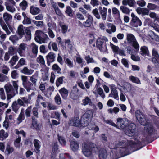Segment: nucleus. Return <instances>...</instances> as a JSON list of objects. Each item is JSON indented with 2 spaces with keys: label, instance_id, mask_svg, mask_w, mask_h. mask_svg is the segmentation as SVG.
<instances>
[{
  "label": "nucleus",
  "instance_id": "f257e3e1",
  "mask_svg": "<svg viewBox=\"0 0 159 159\" xmlns=\"http://www.w3.org/2000/svg\"><path fill=\"white\" fill-rule=\"evenodd\" d=\"M116 128L120 129H124L128 126V128L126 130L125 133L128 136H132L135 134L136 126L133 123L130 124L128 119L125 118H118L116 119Z\"/></svg>",
  "mask_w": 159,
  "mask_h": 159
},
{
  "label": "nucleus",
  "instance_id": "f03ea898",
  "mask_svg": "<svg viewBox=\"0 0 159 159\" xmlns=\"http://www.w3.org/2000/svg\"><path fill=\"white\" fill-rule=\"evenodd\" d=\"M95 145L92 143H84L82 145V152L86 157H90L92 156L93 153L97 149Z\"/></svg>",
  "mask_w": 159,
  "mask_h": 159
},
{
  "label": "nucleus",
  "instance_id": "7ed1b4c3",
  "mask_svg": "<svg viewBox=\"0 0 159 159\" xmlns=\"http://www.w3.org/2000/svg\"><path fill=\"white\" fill-rule=\"evenodd\" d=\"M123 144L124 143L122 141L118 142L116 144V148L113 149L111 153L113 159H116L123 156L124 149L121 147Z\"/></svg>",
  "mask_w": 159,
  "mask_h": 159
},
{
  "label": "nucleus",
  "instance_id": "20e7f679",
  "mask_svg": "<svg viewBox=\"0 0 159 159\" xmlns=\"http://www.w3.org/2000/svg\"><path fill=\"white\" fill-rule=\"evenodd\" d=\"M126 40L127 43L131 44L132 46L136 51L139 50V44L135 36L131 33L126 34Z\"/></svg>",
  "mask_w": 159,
  "mask_h": 159
},
{
  "label": "nucleus",
  "instance_id": "39448f33",
  "mask_svg": "<svg viewBox=\"0 0 159 159\" xmlns=\"http://www.w3.org/2000/svg\"><path fill=\"white\" fill-rule=\"evenodd\" d=\"M35 40L40 43H46L49 39L48 36L43 32L37 30L35 33Z\"/></svg>",
  "mask_w": 159,
  "mask_h": 159
},
{
  "label": "nucleus",
  "instance_id": "423d86ee",
  "mask_svg": "<svg viewBox=\"0 0 159 159\" xmlns=\"http://www.w3.org/2000/svg\"><path fill=\"white\" fill-rule=\"evenodd\" d=\"M93 117V112L91 110L87 111L83 115L81 121L82 125L83 127L88 126L89 123Z\"/></svg>",
  "mask_w": 159,
  "mask_h": 159
},
{
  "label": "nucleus",
  "instance_id": "0eeeda50",
  "mask_svg": "<svg viewBox=\"0 0 159 159\" xmlns=\"http://www.w3.org/2000/svg\"><path fill=\"white\" fill-rule=\"evenodd\" d=\"M5 92L7 94V100H9L15 96L16 92L14 89L12 85L9 83H7L4 86Z\"/></svg>",
  "mask_w": 159,
  "mask_h": 159
},
{
  "label": "nucleus",
  "instance_id": "6e6552de",
  "mask_svg": "<svg viewBox=\"0 0 159 159\" xmlns=\"http://www.w3.org/2000/svg\"><path fill=\"white\" fill-rule=\"evenodd\" d=\"M131 16L132 19L130 24L132 26L137 27L141 25L142 22L141 21L134 13H131Z\"/></svg>",
  "mask_w": 159,
  "mask_h": 159
},
{
  "label": "nucleus",
  "instance_id": "1a4fd4ad",
  "mask_svg": "<svg viewBox=\"0 0 159 159\" xmlns=\"http://www.w3.org/2000/svg\"><path fill=\"white\" fill-rule=\"evenodd\" d=\"M27 49V45L25 43H21L18 46L17 52L19 56L21 57H25V51Z\"/></svg>",
  "mask_w": 159,
  "mask_h": 159
},
{
  "label": "nucleus",
  "instance_id": "9d476101",
  "mask_svg": "<svg viewBox=\"0 0 159 159\" xmlns=\"http://www.w3.org/2000/svg\"><path fill=\"white\" fill-rule=\"evenodd\" d=\"M135 115L137 120L143 125L145 124L146 119L145 116L139 110H137L135 112Z\"/></svg>",
  "mask_w": 159,
  "mask_h": 159
},
{
  "label": "nucleus",
  "instance_id": "9b49d317",
  "mask_svg": "<svg viewBox=\"0 0 159 159\" xmlns=\"http://www.w3.org/2000/svg\"><path fill=\"white\" fill-rule=\"evenodd\" d=\"M111 93L109 95V97H112L114 99L118 100L119 98L118 93L115 85L112 84L110 85Z\"/></svg>",
  "mask_w": 159,
  "mask_h": 159
},
{
  "label": "nucleus",
  "instance_id": "f8f14e48",
  "mask_svg": "<svg viewBox=\"0 0 159 159\" xmlns=\"http://www.w3.org/2000/svg\"><path fill=\"white\" fill-rule=\"evenodd\" d=\"M103 40L101 38H99L96 42L97 47L102 52L105 51L107 50L106 45L103 44Z\"/></svg>",
  "mask_w": 159,
  "mask_h": 159
},
{
  "label": "nucleus",
  "instance_id": "ddd939ff",
  "mask_svg": "<svg viewBox=\"0 0 159 159\" xmlns=\"http://www.w3.org/2000/svg\"><path fill=\"white\" fill-rule=\"evenodd\" d=\"M38 76L39 72L36 71L33 75L30 77V80L31 82H29V86H30V87L32 85L35 86L36 85Z\"/></svg>",
  "mask_w": 159,
  "mask_h": 159
},
{
  "label": "nucleus",
  "instance_id": "4468645a",
  "mask_svg": "<svg viewBox=\"0 0 159 159\" xmlns=\"http://www.w3.org/2000/svg\"><path fill=\"white\" fill-rule=\"evenodd\" d=\"M21 78L23 87L26 89L28 92H29L31 89V88L30 87V86H29V82H27V77L25 75H21Z\"/></svg>",
  "mask_w": 159,
  "mask_h": 159
},
{
  "label": "nucleus",
  "instance_id": "2eb2a0df",
  "mask_svg": "<svg viewBox=\"0 0 159 159\" xmlns=\"http://www.w3.org/2000/svg\"><path fill=\"white\" fill-rule=\"evenodd\" d=\"M93 21V17L91 15H88L87 16V19L86 20L82 23L80 22V24L84 27H90L92 24Z\"/></svg>",
  "mask_w": 159,
  "mask_h": 159
},
{
  "label": "nucleus",
  "instance_id": "dca6fc26",
  "mask_svg": "<svg viewBox=\"0 0 159 159\" xmlns=\"http://www.w3.org/2000/svg\"><path fill=\"white\" fill-rule=\"evenodd\" d=\"M155 130L154 129L153 126L152 125H148L144 127V133L146 135H152L155 133Z\"/></svg>",
  "mask_w": 159,
  "mask_h": 159
},
{
  "label": "nucleus",
  "instance_id": "f3484780",
  "mask_svg": "<svg viewBox=\"0 0 159 159\" xmlns=\"http://www.w3.org/2000/svg\"><path fill=\"white\" fill-rule=\"evenodd\" d=\"M99 10L102 19L103 20H106L107 9L105 7H102L100 6L99 7Z\"/></svg>",
  "mask_w": 159,
  "mask_h": 159
},
{
  "label": "nucleus",
  "instance_id": "a211bd4d",
  "mask_svg": "<svg viewBox=\"0 0 159 159\" xmlns=\"http://www.w3.org/2000/svg\"><path fill=\"white\" fill-rule=\"evenodd\" d=\"M55 57V54L52 52H49L46 56L47 64L48 66L50 65L51 63L54 61Z\"/></svg>",
  "mask_w": 159,
  "mask_h": 159
},
{
  "label": "nucleus",
  "instance_id": "6ab92c4d",
  "mask_svg": "<svg viewBox=\"0 0 159 159\" xmlns=\"http://www.w3.org/2000/svg\"><path fill=\"white\" fill-rule=\"evenodd\" d=\"M69 124L72 126H79L80 124V118L78 117H76L72 119L70 121Z\"/></svg>",
  "mask_w": 159,
  "mask_h": 159
},
{
  "label": "nucleus",
  "instance_id": "aec40b11",
  "mask_svg": "<svg viewBox=\"0 0 159 159\" xmlns=\"http://www.w3.org/2000/svg\"><path fill=\"white\" fill-rule=\"evenodd\" d=\"M6 9L11 13H14L16 11L15 7V5L12 4L11 3H5Z\"/></svg>",
  "mask_w": 159,
  "mask_h": 159
},
{
  "label": "nucleus",
  "instance_id": "412c9836",
  "mask_svg": "<svg viewBox=\"0 0 159 159\" xmlns=\"http://www.w3.org/2000/svg\"><path fill=\"white\" fill-rule=\"evenodd\" d=\"M152 55L154 57L152 59L154 62L159 61V55L156 49L154 48L152 49Z\"/></svg>",
  "mask_w": 159,
  "mask_h": 159
},
{
  "label": "nucleus",
  "instance_id": "4be33fe9",
  "mask_svg": "<svg viewBox=\"0 0 159 159\" xmlns=\"http://www.w3.org/2000/svg\"><path fill=\"white\" fill-rule=\"evenodd\" d=\"M16 33L19 36L20 39H21L25 34L24 30V27L22 25H20L18 26Z\"/></svg>",
  "mask_w": 159,
  "mask_h": 159
},
{
  "label": "nucleus",
  "instance_id": "5701e85b",
  "mask_svg": "<svg viewBox=\"0 0 159 159\" xmlns=\"http://www.w3.org/2000/svg\"><path fill=\"white\" fill-rule=\"evenodd\" d=\"M41 11L40 9L38 7L34 6H31L30 7V12L33 15H36L39 13Z\"/></svg>",
  "mask_w": 159,
  "mask_h": 159
},
{
  "label": "nucleus",
  "instance_id": "b1692460",
  "mask_svg": "<svg viewBox=\"0 0 159 159\" xmlns=\"http://www.w3.org/2000/svg\"><path fill=\"white\" fill-rule=\"evenodd\" d=\"M63 99L66 100L68 96V91L65 88H63L59 90Z\"/></svg>",
  "mask_w": 159,
  "mask_h": 159
},
{
  "label": "nucleus",
  "instance_id": "393cba45",
  "mask_svg": "<svg viewBox=\"0 0 159 159\" xmlns=\"http://www.w3.org/2000/svg\"><path fill=\"white\" fill-rule=\"evenodd\" d=\"M34 72V70L31 69H29L27 67H24L21 71V72L24 74L29 75H31Z\"/></svg>",
  "mask_w": 159,
  "mask_h": 159
},
{
  "label": "nucleus",
  "instance_id": "a878e982",
  "mask_svg": "<svg viewBox=\"0 0 159 159\" xmlns=\"http://www.w3.org/2000/svg\"><path fill=\"white\" fill-rule=\"evenodd\" d=\"M0 25L4 30L7 35H9L11 34V32L8 29L5 22L2 20H0Z\"/></svg>",
  "mask_w": 159,
  "mask_h": 159
},
{
  "label": "nucleus",
  "instance_id": "bb28decb",
  "mask_svg": "<svg viewBox=\"0 0 159 159\" xmlns=\"http://www.w3.org/2000/svg\"><path fill=\"white\" fill-rule=\"evenodd\" d=\"M33 143L35 148V150L36 152L37 153L39 152V149L40 148V142L37 139H35L33 141Z\"/></svg>",
  "mask_w": 159,
  "mask_h": 159
},
{
  "label": "nucleus",
  "instance_id": "cd10ccee",
  "mask_svg": "<svg viewBox=\"0 0 159 159\" xmlns=\"http://www.w3.org/2000/svg\"><path fill=\"white\" fill-rule=\"evenodd\" d=\"M71 148L73 151L77 150L79 148V144L76 141H72L70 143Z\"/></svg>",
  "mask_w": 159,
  "mask_h": 159
},
{
  "label": "nucleus",
  "instance_id": "c85d7f7f",
  "mask_svg": "<svg viewBox=\"0 0 159 159\" xmlns=\"http://www.w3.org/2000/svg\"><path fill=\"white\" fill-rule=\"evenodd\" d=\"M135 3L134 0H123L122 1V3L124 5H128L131 7H133Z\"/></svg>",
  "mask_w": 159,
  "mask_h": 159
},
{
  "label": "nucleus",
  "instance_id": "c756f323",
  "mask_svg": "<svg viewBox=\"0 0 159 159\" xmlns=\"http://www.w3.org/2000/svg\"><path fill=\"white\" fill-rule=\"evenodd\" d=\"M45 98L43 97L40 94H39L37 97L36 105L37 106H39L40 103H41V102L45 101Z\"/></svg>",
  "mask_w": 159,
  "mask_h": 159
},
{
  "label": "nucleus",
  "instance_id": "7c9ffc66",
  "mask_svg": "<svg viewBox=\"0 0 159 159\" xmlns=\"http://www.w3.org/2000/svg\"><path fill=\"white\" fill-rule=\"evenodd\" d=\"M107 153L106 150L102 149L100 150L99 154V157L100 159H105L107 157Z\"/></svg>",
  "mask_w": 159,
  "mask_h": 159
},
{
  "label": "nucleus",
  "instance_id": "2f4dec72",
  "mask_svg": "<svg viewBox=\"0 0 159 159\" xmlns=\"http://www.w3.org/2000/svg\"><path fill=\"white\" fill-rule=\"evenodd\" d=\"M19 57L17 55L13 56L9 61L10 66H12L15 64L16 62L18 61Z\"/></svg>",
  "mask_w": 159,
  "mask_h": 159
},
{
  "label": "nucleus",
  "instance_id": "473e14b6",
  "mask_svg": "<svg viewBox=\"0 0 159 159\" xmlns=\"http://www.w3.org/2000/svg\"><path fill=\"white\" fill-rule=\"evenodd\" d=\"M11 107L13 111H14L16 113H17L18 110L20 108V106L19 104L17 103L16 101H14L13 102L12 105Z\"/></svg>",
  "mask_w": 159,
  "mask_h": 159
},
{
  "label": "nucleus",
  "instance_id": "72a5a7b5",
  "mask_svg": "<svg viewBox=\"0 0 159 159\" xmlns=\"http://www.w3.org/2000/svg\"><path fill=\"white\" fill-rule=\"evenodd\" d=\"M140 53L142 55H148L149 51L148 48L145 46L141 47L140 48Z\"/></svg>",
  "mask_w": 159,
  "mask_h": 159
},
{
  "label": "nucleus",
  "instance_id": "f704fd0d",
  "mask_svg": "<svg viewBox=\"0 0 159 159\" xmlns=\"http://www.w3.org/2000/svg\"><path fill=\"white\" fill-rule=\"evenodd\" d=\"M26 65V61L25 59L23 58H21L18 61L17 64L16 66V68H17L19 67Z\"/></svg>",
  "mask_w": 159,
  "mask_h": 159
},
{
  "label": "nucleus",
  "instance_id": "c9c22d12",
  "mask_svg": "<svg viewBox=\"0 0 159 159\" xmlns=\"http://www.w3.org/2000/svg\"><path fill=\"white\" fill-rule=\"evenodd\" d=\"M3 18L6 22L11 20L12 18V16L7 12H5L3 14Z\"/></svg>",
  "mask_w": 159,
  "mask_h": 159
},
{
  "label": "nucleus",
  "instance_id": "e433bc0d",
  "mask_svg": "<svg viewBox=\"0 0 159 159\" xmlns=\"http://www.w3.org/2000/svg\"><path fill=\"white\" fill-rule=\"evenodd\" d=\"M1 69L2 73L5 75H7L10 70V68L4 64L1 66Z\"/></svg>",
  "mask_w": 159,
  "mask_h": 159
},
{
  "label": "nucleus",
  "instance_id": "4c0bfd02",
  "mask_svg": "<svg viewBox=\"0 0 159 159\" xmlns=\"http://www.w3.org/2000/svg\"><path fill=\"white\" fill-rule=\"evenodd\" d=\"M22 15L24 17V20L23 21L24 24H30L31 23L30 19L28 17L25 15V13H22Z\"/></svg>",
  "mask_w": 159,
  "mask_h": 159
},
{
  "label": "nucleus",
  "instance_id": "58836bf2",
  "mask_svg": "<svg viewBox=\"0 0 159 159\" xmlns=\"http://www.w3.org/2000/svg\"><path fill=\"white\" fill-rule=\"evenodd\" d=\"M8 136V134L3 129L0 130V140H3L4 139L7 138Z\"/></svg>",
  "mask_w": 159,
  "mask_h": 159
},
{
  "label": "nucleus",
  "instance_id": "ea45409f",
  "mask_svg": "<svg viewBox=\"0 0 159 159\" xmlns=\"http://www.w3.org/2000/svg\"><path fill=\"white\" fill-rule=\"evenodd\" d=\"M129 79L133 83L139 84H141L140 80L137 77H135L133 76H131L129 77Z\"/></svg>",
  "mask_w": 159,
  "mask_h": 159
},
{
  "label": "nucleus",
  "instance_id": "a19ab883",
  "mask_svg": "<svg viewBox=\"0 0 159 159\" xmlns=\"http://www.w3.org/2000/svg\"><path fill=\"white\" fill-rule=\"evenodd\" d=\"M82 105L86 106L87 105H90L92 103L91 100L89 97H86L82 100Z\"/></svg>",
  "mask_w": 159,
  "mask_h": 159
},
{
  "label": "nucleus",
  "instance_id": "79ce46f5",
  "mask_svg": "<svg viewBox=\"0 0 159 159\" xmlns=\"http://www.w3.org/2000/svg\"><path fill=\"white\" fill-rule=\"evenodd\" d=\"M120 9L122 12L124 14H129L130 12L129 9L124 6H121L120 7Z\"/></svg>",
  "mask_w": 159,
  "mask_h": 159
},
{
  "label": "nucleus",
  "instance_id": "37998d69",
  "mask_svg": "<svg viewBox=\"0 0 159 159\" xmlns=\"http://www.w3.org/2000/svg\"><path fill=\"white\" fill-rule=\"evenodd\" d=\"M20 39L19 36L18 37L16 35H11L9 38V40L11 41L13 43H15Z\"/></svg>",
  "mask_w": 159,
  "mask_h": 159
},
{
  "label": "nucleus",
  "instance_id": "c03bdc74",
  "mask_svg": "<svg viewBox=\"0 0 159 159\" xmlns=\"http://www.w3.org/2000/svg\"><path fill=\"white\" fill-rule=\"evenodd\" d=\"M15 115L14 113L6 115L5 119L9 122H13L14 120Z\"/></svg>",
  "mask_w": 159,
  "mask_h": 159
},
{
  "label": "nucleus",
  "instance_id": "a18cd8bd",
  "mask_svg": "<svg viewBox=\"0 0 159 159\" xmlns=\"http://www.w3.org/2000/svg\"><path fill=\"white\" fill-rule=\"evenodd\" d=\"M33 95H34V93L33 92L31 94L28 95V98L25 97H22V99L23 100V101H24V102H25V104L30 103V100L32 98V96Z\"/></svg>",
  "mask_w": 159,
  "mask_h": 159
},
{
  "label": "nucleus",
  "instance_id": "49530a36",
  "mask_svg": "<svg viewBox=\"0 0 159 159\" xmlns=\"http://www.w3.org/2000/svg\"><path fill=\"white\" fill-rule=\"evenodd\" d=\"M19 6L20 8L23 10H25L27 6V2L26 1L23 0L20 4Z\"/></svg>",
  "mask_w": 159,
  "mask_h": 159
},
{
  "label": "nucleus",
  "instance_id": "de8ad7c7",
  "mask_svg": "<svg viewBox=\"0 0 159 159\" xmlns=\"http://www.w3.org/2000/svg\"><path fill=\"white\" fill-rule=\"evenodd\" d=\"M66 63L70 68H72L73 67V65L72 60L70 58H64Z\"/></svg>",
  "mask_w": 159,
  "mask_h": 159
},
{
  "label": "nucleus",
  "instance_id": "09e8293b",
  "mask_svg": "<svg viewBox=\"0 0 159 159\" xmlns=\"http://www.w3.org/2000/svg\"><path fill=\"white\" fill-rule=\"evenodd\" d=\"M31 46L32 48V51L33 53L37 55L38 53V47L34 43H32L31 44Z\"/></svg>",
  "mask_w": 159,
  "mask_h": 159
},
{
  "label": "nucleus",
  "instance_id": "8fccbe9b",
  "mask_svg": "<svg viewBox=\"0 0 159 159\" xmlns=\"http://www.w3.org/2000/svg\"><path fill=\"white\" fill-rule=\"evenodd\" d=\"M0 98L2 100H5L6 99V95L3 88H0Z\"/></svg>",
  "mask_w": 159,
  "mask_h": 159
},
{
  "label": "nucleus",
  "instance_id": "3c124183",
  "mask_svg": "<svg viewBox=\"0 0 159 159\" xmlns=\"http://www.w3.org/2000/svg\"><path fill=\"white\" fill-rule=\"evenodd\" d=\"M79 91V90L77 87L76 85H75L72 88L71 90V93L70 94V96H72L74 95H76Z\"/></svg>",
  "mask_w": 159,
  "mask_h": 159
},
{
  "label": "nucleus",
  "instance_id": "603ef678",
  "mask_svg": "<svg viewBox=\"0 0 159 159\" xmlns=\"http://www.w3.org/2000/svg\"><path fill=\"white\" fill-rule=\"evenodd\" d=\"M92 13L97 19H99L101 18L100 15L97 8L93 9L92 10Z\"/></svg>",
  "mask_w": 159,
  "mask_h": 159
},
{
  "label": "nucleus",
  "instance_id": "864d4df0",
  "mask_svg": "<svg viewBox=\"0 0 159 159\" xmlns=\"http://www.w3.org/2000/svg\"><path fill=\"white\" fill-rule=\"evenodd\" d=\"M111 11L112 14L113 15L115 16H119L120 15V12L116 8L114 7L112 8Z\"/></svg>",
  "mask_w": 159,
  "mask_h": 159
},
{
  "label": "nucleus",
  "instance_id": "5fc2aeb1",
  "mask_svg": "<svg viewBox=\"0 0 159 159\" xmlns=\"http://www.w3.org/2000/svg\"><path fill=\"white\" fill-rule=\"evenodd\" d=\"M18 82V81H13L12 82V86L14 89L15 90L16 92V94L18 93V89L19 87Z\"/></svg>",
  "mask_w": 159,
  "mask_h": 159
},
{
  "label": "nucleus",
  "instance_id": "6e6d98bb",
  "mask_svg": "<svg viewBox=\"0 0 159 159\" xmlns=\"http://www.w3.org/2000/svg\"><path fill=\"white\" fill-rule=\"evenodd\" d=\"M14 151L13 148L11 147L10 145H8L7 146L5 152L8 155Z\"/></svg>",
  "mask_w": 159,
  "mask_h": 159
},
{
  "label": "nucleus",
  "instance_id": "4d7b16f0",
  "mask_svg": "<svg viewBox=\"0 0 159 159\" xmlns=\"http://www.w3.org/2000/svg\"><path fill=\"white\" fill-rule=\"evenodd\" d=\"M16 48L14 46H10L8 49V51L7 52L11 55H13L15 53Z\"/></svg>",
  "mask_w": 159,
  "mask_h": 159
},
{
  "label": "nucleus",
  "instance_id": "13d9d810",
  "mask_svg": "<svg viewBox=\"0 0 159 159\" xmlns=\"http://www.w3.org/2000/svg\"><path fill=\"white\" fill-rule=\"evenodd\" d=\"M36 60L38 63L42 65L45 64V62L43 56L41 55H39L37 57Z\"/></svg>",
  "mask_w": 159,
  "mask_h": 159
},
{
  "label": "nucleus",
  "instance_id": "bf43d9fd",
  "mask_svg": "<svg viewBox=\"0 0 159 159\" xmlns=\"http://www.w3.org/2000/svg\"><path fill=\"white\" fill-rule=\"evenodd\" d=\"M52 69L54 71L57 72V73H61V68L56 64H54L52 67Z\"/></svg>",
  "mask_w": 159,
  "mask_h": 159
},
{
  "label": "nucleus",
  "instance_id": "052dcab7",
  "mask_svg": "<svg viewBox=\"0 0 159 159\" xmlns=\"http://www.w3.org/2000/svg\"><path fill=\"white\" fill-rule=\"evenodd\" d=\"M32 106H30L25 110V114L26 117H28L30 116L31 112L32 111Z\"/></svg>",
  "mask_w": 159,
  "mask_h": 159
},
{
  "label": "nucleus",
  "instance_id": "680f3d73",
  "mask_svg": "<svg viewBox=\"0 0 159 159\" xmlns=\"http://www.w3.org/2000/svg\"><path fill=\"white\" fill-rule=\"evenodd\" d=\"M34 29V27L32 26L26 27L24 30L25 34L31 35V31L33 30Z\"/></svg>",
  "mask_w": 159,
  "mask_h": 159
},
{
  "label": "nucleus",
  "instance_id": "e2e57ef3",
  "mask_svg": "<svg viewBox=\"0 0 159 159\" xmlns=\"http://www.w3.org/2000/svg\"><path fill=\"white\" fill-rule=\"evenodd\" d=\"M11 78L13 79H16L18 77L19 74L16 70H13L11 73Z\"/></svg>",
  "mask_w": 159,
  "mask_h": 159
},
{
  "label": "nucleus",
  "instance_id": "0e129e2a",
  "mask_svg": "<svg viewBox=\"0 0 159 159\" xmlns=\"http://www.w3.org/2000/svg\"><path fill=\"white\" fill-rule=\"evenodd\" d=\"M55 102L58 105H60L61 103V98L60 95L57 93L55 96Z\"/></svg>",
  "mask_w": 159,
  "mask_h": 159
},
{
  "label": "nucleus",
  "instance_id": "69168bd1",
  "mask_svg": "<svg viewBox=\"0 0 159 159\" xmlns=\"http://www.w3.org/2000/svg\"><path fill=\"white\" fill-rule=\"evenodd\" d=\"M9 81L8 78L6 75H2L0 74V82H7Z\"/></svg>",
  "mask_w": 159,
  "mask_h": 159
},
{
  "label": "nucleus",
  "instance_id": "338daca9",
  "mask_svg": "<svg viewBox=\"0 0 159 159\" xmlns=\"http://www.w3.org/2000/svg\"><path fill=\"white\" fill-rule=\"evenodd\" d=\"M66 13L70 16H72L73 14H72V9L69 6L66 7V10L65 11Z\"/></svg>",
  "mask_w": 159,
  "mask_h": 159
},
{
  "label": "nucleus",
  "instance_id": "774afa93",
  "mask_svg": "<svg viewBox=\"0 0 159 159\" xmlns=\"http://www.w3.org/2000/svg\"><path fill=\"white\" fill-rule=\"evenodd\" d=\"M150 25L153 27L156 31L159 32V25H158L153 23H150Z\"/></svg>",
  "mask_w": 159,
  "mask_h": 159
}]
</instances>
